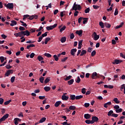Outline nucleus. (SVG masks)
<instances>
[{
    "label": "nucleus",
    "instance_id": "1",
    "mask_svg": "<svg viewBox=\"0 0 125 125\" xmlns=\"http://www.w3.org/2000/svg\"><path fill=\"white\" fill-rule=\"evenodd\" d=\"M72 9L75 11H77V10H81V9H82V7L81 6V5L77 4L75 2L73 4Z\"/></svg>",
    "mask_w": 125,
    "mask_h": 125
},
{
    "label": "nucleus",
    "instance_id": "2",
    "mask_svg": "<svg viewBox=\"0 0 125 125\" xmlns=\"http://www.w3.org/2000/svg\"><path fill=\"white\" fill-rule=\"evenodd\" d=\"M83 20V24H86L87 23V21H88V19L86 18L80 17L78 19V23H81Z\"/></svg>",
    "mask_w": 125,
    "mask_h": 125
},
{
    "label": "nucleus",
    "instance_id": "3",
    "mask_svg": "<svg viewBox=\"0 0 125 125\" xmlns=\"http://www.w3.org/2000/svg\"><path fill=\"white\" fill-rule=\"evenodd\" d=\"M8 117H9V114H5L4 116H3L2 117H1L0 119V124L1 123H2V122H4V121L6 119H7V118H8Z\"/></svg>",
    "mask_w": 125,
    "mask_h": 125
},
{
    "label": "nucleus",
    "instance_id": "4",
    "mask_svg": "<svg viewBox=\"0 0 125 125\" xmlns=\"http://www.w3.org/2000/svg\"><path fill=\"white\" fill-rule=\"evenodd\" d=\"M56 27H57V23H55L53 25H51L50 26H47L46 27V29L48 31H50V30H53V29H54V28H56Z\"/></svg>",
    "mask_w": 125,
    "mask_h": 125
},
{
    "label": "nucleus",
    "instance_id": "5",
    "mask_svg": "<svg viewBox=\"0 0 125 125\" xmlns=\"http://www.w3.org/2000/svg\"><path fill=\"white\" fill-rule=\"evenodd\" d=\"M6 7L8 8L9 9H13L14 7V5H13V3H8L7 4H5Z\"/></svg>",
    "mask_w": 125,
    "mask_h": 125
},
{
    "label": "nucleus",
    "instance_id": "6",
    "mask_svg": "<svg viewBox=\"0 0 125 125\" xmlns=\"http://www.w3.org/2000/svg\"><path fill=\"white\" fill-rule=\"evenodd\" d=\"M91 78L92 80H95L97 78H99V76L97 75V73L94 72L92 74Z\"/></svg>",
    "mask_w": 125,
    "mask_h": 125
},
{
    "label": "nucleus",
    "instance_id": "7",
    "mask_svg": "<svg viewBox=\"0 0 125 125\" xmlns=\"http://www.w3.org/2000/svg\"><path fill=\"white\" fill-rule=\"evenodd\" d=\"M10 74H13V70L10 69L6 71V72L5 73V76L6 77H9Z\"/></svg>",
    "mask_w": 125,
    "mask_h": 125
},
{
    "label": "nucleus",
    "instance_id": "8",
    "mask_svg": "<svg viewBox=\"0 0 125 125\" xmlns=\"http://www.w3.org/2000/svg\"><path fill=\"white\" fill-rule=\"evenodd\" d=\"M98 121H99V118H98L97 117L93 116L92 117V122L93 124H94L95 122H98Z\"/></svg>",
    "mask_w": 125,
    "mask_h": 125
},
{
    "label": "nucleus",
    "instance_id": "9",
    "mask_svg": "<svg viewBox=\"0 0 125 125\" xmlns=\"http://www.w3.org/2000/svg\"><path fill=\"white\" fill-rule=\"evenodd\" d=\"M93 36L94 41H97V40L99 39V38L100 37L99 35H97V34L95 32H94Z\"/></svg>",
    "mask_w": 125,
    "mask_h": 125
},
{
    "label": "nucleus",
    "instance_id": "10",
    "mask_svg": "<svg viewBox=\"0 0 125 125\" xmlns=\"http://www.w3.org/2000/svg\"><path fill=\"white\" fill-rule=\"evenodd\" d=\"M122 62H123V60H115L114 62H112V64H116V65H118V64H120Z\"/></svg>",
    "mask_w": 125,
    "mask_h": 125
},
{
    "label": "nucleus",
    "instance_id": "11",
    "mask_svg": "<svg viewBox=\"0 0 125 125\" xmlns=\"http://www.w3.org/2000/svg\"><path fill=\"white\" fill-rule=\"evenodd\" d=\"M76 52H77V49L76 48H73L70 50V54H71L72 56H75Z\"/></svg>",
    "mask_w": 125,
    "mask_h": 125
},
{
    "label": "nucleus",
    "instance_id": "12",
    "mask_svg": "<svg viewBox=\"0 0 125 125\" xmlns=\"http://www.w3.org/2000/svg\"><path fill=\"white\" fill-rule=\"evenodd\" d=\"M76 34L80 36V37H82V36H83V30H77Z\"/></svg>",
    "mask_w": 125,
    "mask_h": 125
},
{
    "label": "nucleus",
    "instance_id": "13",
    "mask_svg": "<svg viewBox=\"0 0 125 125\" xmlns=\"http://www.w3.org/2000/svg\"><path fill=\"white\" fill-rule=\"evenodd\" d=\"M18 121L19 122H21V119L18 118H16L14 119V123L15 125H18Z\"/></svg>",
    "mask_w": 125,
    "mask_h": 125
},
{
    "label": "nucleus",
    "instance_id": "14",
    "mask_svg": "<svg viewBox=\"0 0 125 125\" xmlns=\"http://www.w3.org/2000/svg\"><path fill=\"white\" fill-rule=\"evenodd\" d=\"M11 23H10V26H15V25H17V21L14 20L11 21Z\"/></svg>",
    "mask_w": 125,
    "mask_h": 125
},
{
    "label": "nucleus",
    "instance_id": "15",
    "mask_svg": "<svg viewBox=\"0 0 125 125\" xmlns=\"http://www.w3.org/2000/svg\"><path fill=\"white\" fill-rule=\"evenodd\" d=\"M91 116L89 114H85L84 115V118L86 119V120H88L90 119Z\"/></svg>",
    "mask_w": 125,
    "mask_h": 125
},
{
    "label": "nucleus",
    "instance_id": "16",
    "mask_svg": "<svg viewBox=\"0 0 125 125\" xmlns=\"http://www.w3.org/2000/svg\"><path fill=\"white\" fill-rule=\"evenodd\" d=\"M62 100H65V101H67L68 99H69V97L66 96V95H62Z\"/></svg>",
    "mask_w": 125,
    "mask_h": 125
},
{
    "label": "nucleus",
    "instance_id": "17",
    "mask_svg": "<svg viewBox=\"0 0 125 125\" xmlns=\"http://www.w3.org/2000/svg\"><path fill=\"white\" fill-rule=\"evenodd\" d=\"M85 124H87V125H92L93 124L92 121L90 120H86L85 121Z\"/></svg>",
    "mask_w": 125,
    "mask_h": 125
},
{
    "label": "nucleus",
    "instance_id": "18",
    "mask_svg": "<svg viewBox=\"0 0 125 125\" xmlns=\"http://www.w3.org/2000/svg\"><path fill=\"white\" fill-rule=\"evenodd\" d=\"M108 105H112V103L111 102H108L104 104V108H108Z\"/></svg>",
    "mask_w": 125,
    "mask_h": 125
},
{
    "label": "nucleus",
    "instance_id": "19",
    "mask_svg": "<svg viewBox=\"0 0 125 125\" xmlns=\"http://www.w3.org/2000/svg\"><path fill=\"white\" fill-rule=\"evenodd\" d=\"M74 79H71L70 80L67 82V83L69 85H72V84L74 83Z\"/></svg>",
    "mask_w": 125,
    "mask_h": 125
},
{
    "label": "nucleus",
    "instance_id": "20",
    "mask_svg": "<svg viewBox=\"0 0 125 125\" xmlns=\"http://www.w3.org/2000/svg\"><path fill=\"white\" fill-rule=\"evenodd\" d=\"M45 121H46V118L43 117L39 121V124H42V123L45 122Z\"/></svg>",
    "mask_w": 125,
    "mask_h": 125
},
{
    "label": "nucleus",
    "instance_id": "21",
    "mask_svg": "<svg viewBox=\"0 0 125 125\" xmlns=\"http://www.w3.org/2000/svg\"><path fill=\"white\" fill-rule=\"evenodd\" d=\"M35 46H36V45H35V44H30L29 45H28L26 46V48H27V49H30V47H35Z\"/></svg>",
    "mask_w": 125,
    "mask_h": 125
},
{
    "label": "nucleus",
    "instance_id": "22",
    "mask_svg": "<svg viewBox=\"0 0 125 125\" xmlns=\"http://www.w3.org/2000/svg\"><path fill=\"white\" fill-rule=\"evenodd\" d=\"M61 103H62V102L61 101L56 102L55 104V107H59V105H60V104H61Z\"/></svg>",
    "mask_w": 125,
    "mask_h": 125
},
{
    "label": "nucleus",
    "instance_id": "23",
    "mask_svg": "<svg viewBox=\"0 0 125 125\" xmlns=\"http://www.w3.org/2000/svg\"><path fill=\"white\" fill-rule=\"evenodd\" d=\"M44 89L45 91H46V92H47L49 91V90H50L51 88L49 86H45L44 87Z\"/></svg>",
    "mask_w": 125,
    "mask_h": 125
},
{
    "label": "nucleus",
    "instance_id": "24",
    "mask_svg": "<svg viewBox=\"0 0 125 125\" xmlns=\"http://www.w3.org/2000/svg\"><path fill=\"white\" fill-rule=\"evenodd\" d=\"M50 40H51V38H46L44 42L45 44H47V42H48Z\"/></svg>",
    "mask_w": 125,
    "mask_h": 125
},
{
    "label": "nucleus",
    "instance_id": "25",
    "mask_svg": "<svg viewBox=\"0 0 125 125\" xmlns=\"http://www.w3.org/2000/svg\"><path fill=\"white\" fill-rule=\"evenodd\" d=\"M84 54H86V50H83L81 51L80 56H83V55H84Z\"/></svg>",
    "mask_w": 125,
    "mask_h": 125
},
{
    "label": "nucleus",
    "instance_id": "26",
    "mask_svg": "<svg viewBox=\"0 0 125 125\" xmlns=\"http://www.w3.org/2000/svg\"><path fill=\"white\" fill-rule=\"evenodd\" d=\"M104 25L106 28H111V24L110 23L105 22Z\"/></svg>",
    "mask_w": 125,
    "mask_h": 125
},
{
    "label": "nucleus",
    "instance_id": "27",
    "mask_svg": "<svg viewBox=\"0 0 125 125\" xmlns=\"http://www.w3.org/2000/svg\"><path fill=\"white\" fill-rule=\"evenodd\" d=\"M49 82H50V78L47 77L44 81L45 83H49Z\"/></svg>",
    "mask_w": 125,
    "mask_h": 125
},
{
    "label": "nucleus",
    "instance_id": "28",
    "mask_svg": "<svg viewBox=\"0 0 125 125\" xmlns=\"http://www.w3.org/2000/svg\"><path fill=\"white\" fill-rule=\"evenodd\" d=\"M70 98L71 100H75L76 99V95H71L70 96Z\"/></svg>",
    "mask_w": 125,
    "mask_h": 125
},
{
    "label": "nucleus",
    "instance_id": "29",
    "mask_svg": "<svg viewBox=\"0 0 125 125\" xmlns=\"http://www.w3.org/2000/svg\"><path fill=\"white\" fill-rule=\"evenodd\" d=\"M37 59L41 62V61H42V60H43V58L42 57V56H38Z\"/></svg>",
    "mask_w": 125,
    "mask_h": 125
},
{
    "label": "nucleus",
    "instance_id": "30",
    "mask_svg": "<svg viewBox=\"0 0 125 125\" xmlns=\"http://www.w3.org/2000/svg\"><path fill=\"white\" fill-rule=\"evenodd\" d=\"M113 101L116 104H119L120 103V101L118 100V98H115L113 99Z\"/></svg>",
    "mask_w": 125,
    "mask_h": 125
},
{
    "label": "nucleus",
    "instance_id": "31",
    "mask_svg": "<svg viewBox=\"0 0 125 125\" xmlns=\"http://www.w3.org/2000/svg\"><path fill=\"white\" fill-rule=\"evenodd\" d=\"M72 79V76L69 75V76H67L66 78H64V81H69V80H71Z\"/></svg>",
    "mask_w": 125,
    "mask_h": 125
},
{
    "label": "nucleus",
    "instance_id": "32",
    "mask_svg": "<svg viewBox=\"0 0 125 125\" xmlns=\"http://www.w3.org/2000/svg\"><path fill=\"white\" fill-rule=\"evenodd\" d=\"M75 81L77 83H81V78H80V76L77 77V79L75 80Z\"/></svg>",
    "mask_w": 125,
    "mask_h": 125
},
{
    "label": "nucleus",
    "instance_id": "33",
    "mask_svg": "<svg viewBox=\"0 0 125 125\" xmlns=\"http://www.w3.org/2000/svg\"><path fill=\"white\" fill-rule=\"evenodd\" d=\"M20 22L21 23V26H23V27H25V28H26L27 27V23L24 22V21H20Z\"/></svg>",
    "mask_w": 125,
    "mask_h": 125
},
{
    "label": "nucleus",
    "instance_id": "34",
    "mask_svg": "<svg viewBox=\"0 0 125 125\" xmlns=\"http://www.w3.org/2000/svg\"><path fill=\"white\" fill-rule=\"evenodd\" d=\"M61 42L62 43L65 42H66V37H62L61 39Z\"/></svg>",
    "mask_w": 125,
    "mask_h": 125
},
{
    "label": "nucleus",
    "instance_id": "35",
    "mask_svg": "<svg viewBox=\"0 0 125 125\" xmlns=\"http://www.w3.org/2000/svg\"><path fill=\"white\" fill-rule=\"evenodd\" d=\"M83 95L77 96L76 97V100H79V99H82V98H83Z\"/></svg>",
    "mask_w": 125,
    "mask_h": 125
},
{
    "label": "nucleus",
    "instance_id": "36",
    "mask_svg": "<svg viewBox=\"0 0 125 125\" xmlns=\"http://www.w3.org/2000/svg\"><path fill=\"white\" fill-rule=\"evenodd\" d=\"M69 110H75L76 109V106H74V105H71L69 106Z\"/></svg>",
    "mask_w": 125,
    "mask_h": 125
},
{
    "label": "nucleus",
    "instance_id": "37",
    "mask_svg": "<svg viewBox=\"0 0 125 125\" xmlns=\"http://www.w3.org/2000/svg\"><path fill=\"white\" fill-rule=\"evenodd\" d=\"M99 25L102 29H103V28H104V23H103V22H102V21L100 22Z\"/></svg>",
    "mask_w": 125,
    "mask_h": 125
},
{
    "label": "nucleus",
    "instance_id": "38",
    "mask_svg": "<svg viewBox=\"0 0 125 125\" xmlns=\"http://www.w3.org/2000/svg\"><path fill=\"white\" fill-rule=\"evenodd\" d=\"M114 113V111H113V110H110L108 112V114H107V115L108 116H112V115H113Z\"/></svg>",
    "mask_w": 125,
    "mask_h": 125
},
{
    "label": "nucleus",
    "instance_id": "39",
    "mask_svg": "<svg viewBox=\"0 0 125 125\" xmlns=\"http://www.w3.org/2000/svg\"><path fill=\"white\" fill-rule=\"evenodd\" d=\"M35 19V16L34 15H32L31 16H29V17H28V18H27V19H28L29 20H33V19Z\"/></svg>",
    "mask_w": 125,
    "mask_h": 125
},
{
    "label": "nucleus",
    "instance_id": "40",
    "mask_svg": "<svg viewBox=\"0 0 125 125\" xmlns=\"http://www.w3.org/2000/svg\"><path fill=\"white\" fill-rule=\"evenodd\" d=\"M39 81L42 83H43V81H44V77H41L39 79Z\"/></svg>",
    "mask_w": 125,
    "mask_h": 125
},
{
    "label": "nucleus",
    "instance_id": "41",
    "mask_svg": "<svg viewBox=\"0 0 125 125\" xmlns=\"http://www.w3.org/2000/svg\"><path fill=\"white\" fill-rule=\"evenodd\" d=\"M65 29H66V26H63L62 27L60 30V32H61V33H62V32H63V31H64Z\"/></svg>",
    "mask_w": 125,
    "mask_h": 125
},
{
    "label": "nucleus",
    "instance_id": "42",
    "mask_svg": "<svg viewBox=\"0 0 125 125\" xmlns=\"http://www.w3.org/2000/svg\"><path fill=\"white\" fill-rule=\"evenodd\" d=\"M0 60L1 61V63H3V62H4V57H0Z\"/></svg>",
    "mask_w": 125,
    "mask_h": 125
},
{
    "label": "nucleus",
    "instance_id": "43",
    "mask_svg": "<svg viewBox=\"0 0 125 125\" xmlns=\"http://www.w3.org/2000/svg\"><path fill=\"white\" fill-rule=\"evenodd\" d=\"M44 56H46V57H48V58H50V57H51V55L49 53H45L44 54Z\"/></svg>",
    "mask_w": 125,
    "mask_h": 125
},
{
    "label": "nucleus",
    "instance_id": "44",
    "mask_svg": "<svg viewBox=\"0 0 125 125\" xmlns=\"http://www.w3.org/2000/svg\"><path fill=\"white\" fill-rule=\"evenodd\" d=\"M116 113H122L123 112L122 108H119L118 109L116 110Z\"/></svg>",
    "mask_w": 125,
    "mask_h": 125
},
{
    "label": "nucleus",
    "instance_id": "45",
    "mask_svg": "<svg viewBox=\"0 0 125 125\" xmlns=\"http://www.w3.org/2000/svg\"><path fill=\"white\" fill-rule=\"evenodd\" d=\"M15 81V77L13 76L11 78V83H13Z\"/></svg>",
    "mask_w": 125,
    "mask_h": 125
},
{
    "label": "nucleus",
    "instance_id": "46",
    "mask_svg": "<svg viewBox=\"0 0 125 125\" xmlns=\"http://www.w3.org/2000/svg\"><path fill=\"white\" fill-rule=\"evenodd\" d=\"M86 89L85 88H82V93L83 94H85V92H86Z\"/></svg>",
    "mask_w": 125,
    "mask_h": 125
},
{
    "label": "nucleus",
    "instance_id": "47",
    "mask_svg": "<svg viewBox=\"0 0 125 125\" xmlns=\"http://www.w3.org/2000/svg\"><path fill=\"white\" fill-rule=\"evenodd\" d=\"M96 50H93L91 54V56L93 57V56H95V55H96Z\"/></svg>",
    "mask_w": 125,
    "mask_h": 125
},
{
    "label": "nucleus",
    "instance_id": "48",
    "mask_svg": "<svg viewBox=\"0 0 125 125\" xmlns=\"http://www.w3.org/2000/svg\"><path fill=\"white\" fill-rule=\"evenodd\" d=\"M123 25H124V22H122L120 25L116 26V29H119V28H122L123 27Z\"/></svg>",
    "mask_w": 125,
    "mask_h": 125
},
{
    "label": "nucleus",
    "instance_id": "49",
    "mask_svg": "<svg viewBox=\"0 0 125 125\" xmlns=\"http://www.w3.org/2000/svg\"><path fill=\"white\" fill-rule=\"evenodd\" d=\"M118 14H119V11L118 10V8H116L114 12V15L116 16V15H118Z\"/></svg>",
    "mask_w": 125,
    "mask_h": 125
},
{
    "label": "nucleus",
    "instance_id": "50",
    "mask_svg": "<svg viewBox=\"0 0 125 125\" xmlns=\"http://www.w3.org/2000/svg\"><path fill=\"white\" fill-rule=\"evenodd\" d=\"M10 102H11V100H9V101L5 102L4 104V105H8Z\"/></svg>",
    "mask_w": 125,
    "mask_h": 125
},
{
    "label": "nucleus",
    "instance_id": "51",
    "mask_svg": "<svg viewBox=\"0 0 125 125\" xmlns=\"http://www.w3.org/2000/svg\"><path fill=\"white\" fill-rule=\"evenodd\" d=\"M30 15H25L23 16V20H25V19H28V17H29Z\"/></svg>",
    "mask_w": 125,
    "mask_h": 125
},
{
    "label": "nucleus",
    "instance_id": "52",
    "mask_svg": "<svg viewBox=\"0 0 125 125\" xmlns=\"http://www.w3.org/2000/svg\"><path fill=\"white\" fill-rule=\"evenodd\" d=\"M25 36H26L27 37H29V36H30V32H29V31L26 30L25 31Z\"/></svg>",
    "mask_w": 125,
    "mask_h": 125
},
{
    "label": "nucleus",
    "instance_id": "53",
    "mask_svg": "<svg viewBox=\"0 0 125 125\" xmlns=\"http://www.w3.org/2000/svg\"><path fill=\"white\" fill-rule=\"evenodd\" d=\"M54 58L55 61H58V60H59V58L57 57V55H54Z\"/></svg>",
    "mask_w": 125,
    "mask_h": 125
},
{
    "label": "nucleus",
    "instance_id": "54",
    "mask_svg": "<svg viewBox=\"0 0 125 125\" xmlns=\"http://www.w3.org/2000/svg\"><path fill=\"white\" fill-rule=\"evenodd\" d=\"M6 69H7L8 70H9V69H11L12 68V66H11L10 65H7L6 66Z\"/></svg>",
    "mask_w": 125,
    "mask_h": 125
},
{
    "label": "nucleus",
    "instance_id": "55",
    "mask_svg": "<svg viewBox=\"0 0 125 125\" xmlns=\"http://www.w3.org/2000/svg\"><path fill=\"white\" fill-rule=\"evenodd\" d=\"M90 11V8H87L85 10V13H89V11Z\"/></svg>",
    "mask_w": 125,
    "mask_h": 125
},
{
    "label": "nucleus",
    "instance_id": "56",
    "mask_svg": "<svg viewBox=\"0 0 125 125\" xmlns=\"http://www.w3.org/2000/svg\"><path fill=\"white\" fill-rule=\"evenodd\" d=\"M19 30L20 31H25V28L23 26H20Z\"/></svg>",
    "mask_w": 125,
    "mask_h": 125
},
{
    "label": "nucleus",
    "instance_id": "57",
    "mask_svg": "<svg viewBox=\"0 0 125 125\" xmlns=\"http://www.w3.org/2000/svg\"><path fill=\"white\" fill-rule=\"evenodd\" d=\"M125 84H122V85H121L120 90H121V91H123V89H124V88H125Z\"/></svg>",
    "mask_w": 125,
    "mask_h": 125
},
{
    "label": "nucleus",
    "instance_id": "58",
    "mask_svg": "<svg viewBox=\"0 0 125 125\" xmlns=\"http://www.w3.org/2000/svg\"><path fill=\"white\" fill-rule=\"evenodd\" d=\"M70 39L73 40L74 38H75V35H74V33H71L70 34Z\"/></svg>",
    "mask_w": 125,
    "mask_h": 125
},
{
    "label": "nucleus",
    "instance_id": "59",
    "mask_svg": "<svg viewBox=\"0 0 125 125\" xmlns=\"http://www.w3.org/2000/svg\"><path fill=\"white\" fill-rule=\"evenodd\" d=\"M47 36V32H45L44 34H42L41 36L42 38H44V37H46Z\"/></svg>",
    "mask_w": 125,
    "mask_h": 125
},
{
    "label": "nucleus",
    "instance_id": "60",
    "mask_svg": "<svg viewBox=\"0 0 125 125\" xmlns=\"http://www.w3.org/2000/svg\"><path fill=\"white\" fill-rule=\"evenodd\" d=\"M118 114L113 113L112 114L111 117H113L114 118H118Z\"/></svg>",
    "mask_w": 125,
    "mask_h": 125
},
{
    "label": "nucleus",
    "instance_id": "61",
    "mask_svg": "<svg viewBox=\"0 0 125 125\" xmlns=\"http://www.w3.org/2000/svg\"><path fill=\"white\" fill-rule=\"evenodd\" d=\"M36 41H27L26 43H34Z\"/></svg>",
    "mask_w": 125,
    "mask_h": 125
},
{
    "label": "nucleus",
    "instance_id": "62",
    "mask_svg": "<svg viewBox=\"0 0 125 125\" xmlns=\"http://www.w3.org/2000/svg\"><path fill=\"white\" fill-rule=\"evenodd\" d=\"M114 109H116V110H118V109H120V106H119L118 105H115L114 106Z\"/></svg>",
    "mask_w": 125,
    "mask_h": 125
},
{
    "label": "nucleus",
    "instance_id": "63",
    "mask_svg": "<svg viewBox=\"0 0 125 125\" xmlns=\"http://www.w3.org/2000/svg\"><path fill=\"white\" fill-rule=\"evenodd\" d=\"M35 53H32L30 55V58H34V56H35Z\"/></svg>",
    "mask_w": 125,
    "mask_h": 125
},
{
    "label": "nucleus",
    "instance_id": "64",
    "mask_svg": "<svg viewBox=\"0 0 125 125\" xmlns=\"http://www.w3.org/2000/svg\"><path fill=\"white\" fill-rule=\"evenodd\" d=\"M120 56L121 57H122V58L125 59V55H124V54H123L122 53H120Z\"/></svg>",
    "mask_w": 125,
    "mask_h": 125
}]
</instances>
